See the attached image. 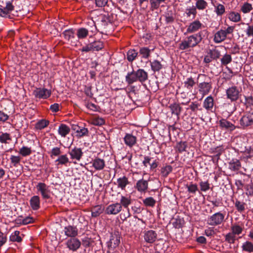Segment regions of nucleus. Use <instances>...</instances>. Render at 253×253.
<instances>
[{
  "label": "nucleus",
  "instance_id": "f8f14e48",
  "mask_svg": "<svg viewBox=\"0 0 253 253\" xmlns=\"http://www.w3.org/2000/svg\"><path fill=\"white\" fill-rule=\"evenodd\" d=\"M124 140L125 144L130 148L133 147L137 141L136 137L131 133H126Z\"/></svg>",
  "mask_w": 253,
  "mask_h": 253
},
{
  "label": "nucleus",
  "instance_id": "b1692460",
  "mask_svg": "<svg viewBox=\"0 0 253 253\" xmlns=\"http://www.w3.org/2000/svg\"><path fill=\"white\" fill-rule=\"evenodd\" d=\"M150 63L151 69L154 72H159L163 68V65L158 60H154L152 61H150Z\"/></svg>",
  "mask_w": 253,
  "mask_h": 253
},
{
  "label": "nucleus",
  "instance_id": "2eb2a0df",
  "mask_svg": "<svg viewBox=\"0 0 253 253\" xmlns=\"http://www.w3.org/2000/svg\"><path fill=\"white\" fill-rule=\"evenodd\" d=\"M202 23L198 20H195L191 23L187 29V33H193L197 32L202 27Z\"/></svg>",
  "mask_w": 253,
  "mask_h": 253
},
{
  "label": "nucleus",
  "instance_id": "13d9d810",
  "mask_svg": "<svg viewBox=\"0 0 253 253\" xmlns=\"http://www.w3.org/2000/svg\"><path fill=\"white\" fill-rule=\"evenodd\" d=\"M215 12L217 15H222L225 12V7L221 4H218L215 7Z\"/></svg>",
  "mask_w": 253,
  "mask_h": 253
},
{
  "label": "nucleus",
  "instance_id": "3c124183",
  "mask_svg": "<svg viewBox=\"0 0 253 253\" xmlns=\"http://www.w3.org/2000/svg\"><path fill=\"white\" fill-rule=\"evenodd\" d=\"M187 142L180 141L176 145V148L179 153H182L186 151L187 147Z\"/></svg>",
  "mask_w": 253,
  "mask_h": 253
},
{
  "label": "nucleus",
  "instance_id": "6e6d98bb",
  "mask_svg": "<svg viewBox=\"0 0 253 253\" xmlns=\"http://www.w3.org/2000/svg\"><path fill=\"white\" fill-rule=\"evenodd\" d=\"M186 14L187 17H190L191 15H193V18H194L197 14L196 8L194 6L187 8L186 9Z\"/></svg>",
  "mask_w": 253,
  "mask_h": 253
},
{
  "label": "nucleus",
  "instance_id": "a19ab883",
  "mask_svg": "<svg viewBox=\"0 0 253 253\" xmlns=\"http://www.w3.org/2000/svg\"><path fill=\"white\" fill-rule=\"evenodd\" d=\"M172 168L170 165L166 166V167H163L161 170V173L163 177H167L169 173L171 172Z\"/></svg>",
  "mask_w": 253,
  "mask_h": 253
},
{
  "label": "nucleus",
  "instance_id": "58836bf2",
  "mask_svg": "<svg viewBox=\"0 0 253 253\" xmlns=\"http://www.w3.org/2000/svg\"><path fill=\"white\" fill-rule=\"evenodd\" d=\"M11 138L9 133L1 132L0 134V142L1 143H8V141H11Z\"/></svg>",
  "mask_w": 253,
  "mask_h": 253
},
{
  "label": "nucleus",
  "instance_id": "4be33fe9",
  "mask_svg": "<svg viewBox=\"0 0 253 253\" xmlns=\"http://www.w3.org/2000/svg\"><path fill=\"white\" fill-rule=\"evenodd\" d=\"M219 124L221 127L229 129L230 130H233L236 128L235 126L233 124L226 119H222L220 120Z\"/></svg>",
  "mask_w": 253,
  "mask_h": 253
},
{
  "label": "nucleus",
  "instance_id": "9b49d317",
  "mask_svg": "<svg viewBox=\"0 0 253 253\" xmlns=\"http://www.w3.org/2000/svg\"><path fill=\"white\" fill-rule=\"evenodd\" d=\"M157 238V234L155 231L148 230L145 231L144 234V240L148 243H154Z\"/></svg>",
  "mask_w": 253,
  "mask_h": 253
},
{
  "label": "nucleus",
  "instance_id": "49530a36",
  "mask_svg": "<svg viewBox=\"0 0 253 253\" xmlns=\"http://www.w3.org/2000/svg\"><path fill=\"white\" fill-rule=\"evenodd\" d=\"M208 6L207 2L205 0H197L196 3V8L199 10H203L205 9Z\"/></svg>",
  "mask_w": 253,
  "mask_h": 253
},
{
  "label": "nucleus",
  "instance_id": "6ab92c4d",
  "mask_svg": "<svg viewBox=\"0 0 253 253\" xmlns=\"http://www.w3.org/2000/svg\"><path fill=\"white\" fill-rule=\"evenodd\" d=\"M226 37L224 30H220L214 34L213 41L215 43H219L224 41Z\"/></svg>",
  "mask_w": 253,
  "mask_h": 253
},
{
  "label": "nucleus",
  "instance_id": "09e8293b",
  "mask_svg": "<svg viewBox=\"0 0 253 253\" xmlns=\"http://www.w3.org/2000/svg\"><path fill=\"white\" fill-rule=\"evenodd\" d=\"M19 153L22 156L26 157L30 155L32 153V150L30 148L23 146L19 150Z\"/></svg>",
  "mask_w": 253,
  "mask_h": 253
},
{
  "label": "nucleus",
  "instance_id": "72a5a7b5",
  "mask_svg": "<svg viewBox=\"0 0 253 253\" xmlns=\"http://www.w3.org/2000/svg\"><path fill=\"white\" fill-rule=\"evenodd\" d=\"M228 18L234 22H239L241 19L240 14L238 12L235 11H232L229 13Z\"/></svg>",
  "mask_w": 253,
  "mask_h": 253
},
{
  "label": "nucleus",
  "instance_id": "473e14b6",
  "mask_svg": "<svg viewBox=\"0 0 253 253\" xmlns=\"http://www.w3.org/2000/svg\"><path fill=\"white\" fill-rule=\"evenodd\" d=\"M122 207L123 206L125 208H128V205H129L131 204V199L130 197H126L125 196H122L121 197V199L120 200V203ZM128 213L129 212V209H127ZM129 216V213H128V217Z\"/></svg>",
  "mask_w": 253,
  "mask_h": 253
},
{
  "label": "nucleus",
  "instance_id": "69168bd1",
  "mask_svg": "<svg viewBox=\"0 0 253 253\" xmlns=\"http://www.w3.org/2000/svg\"><path fill=\"white\" fill-rule=\"evenodd\" d=\"M61 152L60 149L59 147H54L52 149L50 152V157H52L53 156H57L61 154Z\"/></svg>",
  "mask_w": 253,
  "mask_h": 253
},
{
  "label": "nucleus",
  "instance_id": "052dcab7",
  "mask_svg": "<svg viewBox=\"0 0 253 253\" xmlns=\"http://www.w3.org/2000/svg\"><path fill=\"white\" fill-rule=\"evenodd\" d=\"M63 34L65 38L68 40H69L72 38H74V32L72 30H65Z\"/></svg>",
  "mask_w": 253,
  "mask_h": 253
},
{
  "label": "nucleus",
  "instance_id": "8fccbe9b",
  "mask_svg": "<svg viewBox=\"0 0 253 253\" xmlns=\"http://www.w3.org/2000/svg\"><path fill=\"white\" fill-rule=\"evenodd\" d=\"M144 204L147 207H154L156 204V201L153 198L150 197L143 200Z\"/></svg>",
  "mask_w": 253,
  "mask_h": 253
},
{
  "label": "nucleus",
  "instance_id": "7c9ffc66",
  "mask_svg": "<svg viewBox=\"0 0 253 253\" xmlns=\"http://www.w3.org/2000/svg\"><path fill=\"white\" fill-rule=\"evenodd\" d=\"M229 168L233 171L239 170L241 167V164L239 160L233 159L229 164Z\"/></svg>",
  "mask_w": 253,
  "mask_h": 253
},
{
  "label": "nucleus",
  "instance_id": "ea45409f",
  "mask_svg": "<svg viewBox=\"0 0 253 253\" xmlns=\"http://www.w3.org/2000/svg\"><path fill=\"white\" fill-rule=\"evenodd\" d=\"M55 162H58L57 165H66L69 163V159L66 155H62L60 156L55 161Z\"/></svg>",
  "mask_w": 253,
  "mask_h": 253
},
{
  "label": "nucleus",
  "instance_id": "680f3d73",
  "mask_svg": "<svg viewBox=\"0 0 253 253\" xmlns=\"http://www.w3.org/2000/svg\"><path fill=\"white\" fill-rule=\"evenodd\" d=\"M200 186L201 190L202 191H206L208 190L210 188V184L208 181H201L200 183Z\"/></svg>",
  "mask_w": 253,
  "mask_h": 253
},
{
  "label": "nucleus",
  "instance_id": "0e129e2a",
  "mask_svg": "<svg viewBox=\"0 0 253 253\" xmlns=\"http://www.w3.org/2000/svg\"><path fill=\"white\" fill-rule=\"evenodd\" d=\"M247 25L248 27L246 30V35L249 38H253V26L249 24H247Z\"/></svg>",
  "mask_w": 253,
  "mask_h": 253
},
{
  "label": "nucleus",
  "instance_id": "39448f33",
  "mask_svg": "<svg viewBox=\"0 0 253 253\" xmlns=\"http://www.w3.org/2000/svg\"><path fill=\"white\" fill-rule=\"evenodd\" d=\"M241 126L245 128L253 126V113H247L239 120Z\"/></svg>",
  "mask_w": 253,
  "mask_h": 253
},
{
  "label": "nucleus",
  "instance_id": "e433bc0d",
  "mask_svg": "<svg viewBox=\"0 0 253 253\" xmlns=\"http://www.w3.org/2000/svg\"><path fill=\"white\" fill-rule=\"evenodd\" d=\"M138 53L134 49L129 50L127 53V59L129 62H132L137 57Z\"/></svg>",
  "mask_w": 253,
  "mask_h": 253
},
{
  "label": "nucleus",
  "instance_id": "c9c22d12",
  "mask_svg": "<svg viewBox=\"0 0 253 253\" xmlns=\"http://www.w3.org/2000/svg\"><path fill=\"white\" fill-rule=\"evenodd\" d=\"M103 211L100 205L94 206L91 209V215L92 217H97L103 212Z\"/></svg>",
  "mask_w": 253,
  "mask_h": 253
},
{
  "label": "nucleus",
  "instance_id": "5fc2aeb1",
  "mask_svg": "<svg viewBox=\"0 0 253 253\" xmlns=\"http://www.w3.org/2000/svg\"><path fill=\"white\" fill-rule=\"evenodd\" d=\"M232 233L234 235L240 234L242 231L243 228L238 225H233L231 227Z\"/></svg>",
  "mask_w": 253,
  "mask_h": 253
},
{
  "label": "nucleus",
  "instance_id": "2f4dec72",
  "mask_svg": "<svg viewBox=\"0 0 253 253\" xmlns=\"http://www.w3.org/2000/svg\"><path fill=\"white\" fill-rule=\"evenodd\" d=\"M151 50L147 47H140L139 53L141 55L142 58L148 59L150 56Z\"/></svg>",
  "mask_w": 253,
  "mask_h": 253
},
{
  "label": "nucleus",
  "instance_id": "864d4df0",
  "mask_svg": "<svg viewBox=\"0 0 253 253\" xmlns=\"http://www.w3.org/2000/svg\"><path fill=\"white\" fill-rule=\"evenodd\" d=\"M209 54L213 59L215 60L219 58L220 56V51L215 48L210 50Z\"/></svg>",
  "mask_w": 253,
  "mask_h": 253
},
{
  "label": "nucleus",
  "instance_id": "bb28decb",
  "mask_svg": "<svg viewBox=\"0 0 253 253\" xmlns=\"http://www.w3.org/2000/svg\"><path fill=\"white\" fill-rule=\"evenodd\" d=\"M136 188L140 192L145 191L148 188V182L143 179L138 180L136 183Z\"/></svg>",
  "mask_w": 253,
  "mask_h": 253
},
{
  "label": "nucleus",
  "instance_id": "c03bdc74",
  "mask_svg": "<svg viewBox=\"0 0 253 253\" xmlns=\"http://www.w3.org/2000/svg\"><path fill=\"white\" fill-rule=\"evenodd\" d=\"M20 232L15 231L14 233H12L10 236V240L12 242H20L22 241L21 237L19 236Z\"/></svg>",
  "mask_w": 253,
  "mask_h": 253
},
{
  "label": "nucleus",
  "instance_id": "0eeeda50",
  "mask_svg": "<svg viewBox=\"0 0 253 253\" xmlns=\"http://www.w3.org/2000/svg\"><path fill=\"white\" fill-rule=\"evenodd\" d=\"M33 94L37 98L46 99L50 96L51 91L45 88H36Z\"/></svg>",
  "mask_w": 253,
  "mask_h": 253
},
{
  "label": "nucleus",
  "instance_id": "f03ea898",
  "mask_svg": "<svg viewBox=\"0 0 253 253\" xmlns=\"http://www.w3.org/2000/svg\"><path fill=\"white\" fill-rule=\"evenodd\" d=\"M104 47L103 42L101 41H95L85 46H84L80 50L82 52H94L102 50Z\"/></svg>",
  "mask_w": 253,
  "mask_h": 253
},
{
  "label": "nucleus",
  "instance_id": "774afa93",
  "mask_svg": "<svg viewBox=\"0 0 253 253\" xmlns=\"http://www.w3.org/2000/svg\"><path fill=\"white\" fill-rule=\"evenodd\" d=\"M4 8L7 10V12L8 11L10 13L14 10V6L12 5L11 1H8L6 2V6Z\"/></svg>",
  "mask_w": 253,
  "mask_h": 253
},
{
  "label": "nucleus",
  "instance_id": "5701e85b",
  "mask_svg": "<svg viewBox=\"0 0 253 253\" xmlns=\"http://www.w3.org/2000/svg\"><path fill=\"white\" fill-rule=\"evenodd\" d=\"M137 81L136 73L133 70L132 72L127 73L126 76V82L128 84H131Z\"/></svg>",
  "mask_w": 253,
  "mask_h": 253
},
{
  "label": "nucleus",
  "instance_id": "338daca9",
  "mask_svg": "<svg viewBox=\"0 0 253 253\" xmlns=\"http://www.w3.org/2000/svg\"><path fill=\"white\" fill-rule=\"evenodd\" d=\"M104 123V120L101 118H95L93 120V124L95 126H101L103 125Z\"/></svg>",
  "mask_w": 253,
  "mask_h": 253
},
{
  "label": "nucleus",
  "instance_id": "4d7b16f0",
  "mask_svg": "<svg viewBox=\"0 0 253 253\" xmlns=\"http://www.w3.org/2000/svg\"><path fill=\"white\" fill-rule=\"evenodd\" d=\"M10 159L11 161V163L13 165V166L14 167H17L21 161V157L20 156L12 155Z\"/></svg>",
  "mask_w": 253,
  "mask_h": 253
},
{
  "label": "nucleus",
  "instance_id": "aec40b11",
  "mask_svg": "<svg viewBox=\"0 0 253 253\" xmlns=\"http://www.w3.org/2000/svg\"><path fill=\"white\" fill-rule=\"evenodd\" d=\"M137 81L141 83L145 82L148 79V73L142 69H139L136 71Z\"/></svg>",
  "mask_w": 253,
  "mask_h": 253
},
{
  "label": "nucleus",
  "instance_id": "6e6552de",
  "mask_svg": "<svg viewBox=\"0 0 253 253\" xmlns=\"http://www.w3.org/2000/svg\"><path fill=\"white\" fill-rule=\"evenodd\" d=\"M122 209L121 204L116 203L109 205L105 210V212L108 214H117Z\"/></svg>",
  "mask_w": 253,
  "mask_h": 253
},
{
  "label": "nucleus",
  "instance_id": "c756f323",
  "mask_svg": "<svg viewBox=\"0 0 253 253\" xmlns=\"http://www.w3.org/2000/svg\"><path fill=\"white\" fill-rule=\"evenodd\" d=\"M235 207L238 212L242 213L244 212L246 210L247 205L244 202H241L238 200H236L234 202Z\"/></svg>",
  "mask_w": 253,
  "mask_h": 253
},
{
  "label": "nucleus",
  "instance_id": "c85d7f7f",
  "mask_svg": "<svg viewBox=\"0 0 253 253\" xmlns=\"http://www.w3.org/2000/svg\"><path fill=\"white\" fill-rule=\"evenodd\" d=\"M213 106V99L211 96L207 97L204 101L203 107L207 110H211Z\"/></svg>",
  "mask_w": 253,
  "mask_h": 253
},
{
  "label": "nucleus",
  "instance_id": "412c9836",
  "mask_svg": "<svg viewBox=\"0 0 253 253\" xmlns=\"http://www.w3.org/2000/svg\"><path fill=\"white\" fill-rule=\"evenodd\" d=\"M30 206L33 210H38L40 207V199L38 196H33L30 200Z\"/></svg>",
  "mask_w": 253,
  "mask_h": 253
},
{
  "label": "nucleus",
  "instance_id": "de8ad7c7",
  "mask_svg": "<svg viewBox=\"0 0 253 253\" xmlns=\"http://www.w3.org/2000/svg\"><path fill=\"white\" fill-rule=\"evenodd\" d=\"M252 9V4L248 2L244 3L241 8V11L244 13H249Z\"/></svg>",
  "mask_w": 253,
  "mask_h": 253
},
{
  "label": "nucleus",
  "instance_id": "7ed1b4c3",
  "mask_svg": "<svg viewBox=\"0 0 253 253\" xmlns=\"http://www.w3.org/2000/svg\"><path fill=\"white\" fill-rule=\"evenodd\" d=\"M224 220V215L221 212H217L209 216L207 223L211 226H217L221 224Z\"/></svg>",
  "mask_w": 253,
  "mask_h": 253
},
{
  "label": "nucleus",
  "instance_id": "ddd939ff",
  "mask_svg": "<svg viewBox=\"0 0 253 253\" xmlns=\"http://www.w3.org/2000/svg\"><path fill=\"white\" fill-rule=\"evenodd\" d=\"M72 128L77 133V136L79 137L87 135L88 133L87 128L81 127L77 125H73Z\"/></svg>",
  "mask_w": 253,
  "mask_h": 253
},
{
  "label": "nucleus",
  "instance_id": "423d86ee",
  "mask_svg": "<svg viewBox=\"0 0 253 253\" xmlns=\"http://www.w3.org/2000/svg\"><path fill=\"white\" fill-rule=\"evenodd\" d=\"M38 192H40L44 199H48L50 197V191L49 189V186L46 185L44 183L40 182L37 186Z\"/></svg>",
  "mask_w": 253,
  "mask_h": 253
},
{
  "label": "nucleus",
  "instance_id": "a878e982",
  "mask_svg": "<svg viewBox=\"0 0 253 253\" xmlns=\"http://www.w3.org/2000/svg\"><path fill=\"white\" fill-rule=\"evenodd\" d=\"M117 183L118 187L124 190L126 186L129 183L128 178L125 176L119 178L117 179Z\"/></svg>",
  "mask_w": 253,
  "mask_h": 253
},
{
  "label": "nucleus",
  "instance_id": "37998d69",
  "mask_svg": "<svg viewBox=\"0 0 253 253\" xmlns=\"http://www.w3.org/2000/svg\"><path fill=\"white\" fill-rule=\"evenodd\" d=\"M88 32L87 29L82 28L78 29L77 36L79 39H84L88 35Z\"/></svg>",
  "mask_w": 253,
  "mask_h": 253
},
{
  "label": "nucleus",
  "instance_id": "603ef678",
  "mask_svg": "<svg viewBox=\"0 0 253 253\" xmlns=\"http://www.w3.org/2000/svg\"><path fill=\"white\" fill-rule=\"evenodd\" d=\"M232 61V57L230 54H225L221 59L222 65H226Z\"/></svg>",
  "mask_w": 253,
  "mask_h": 253
},
{
  "label": "nucleus",
  "instance_id": "1a4fd4ad",
  "mask_svg": "<svg viewBox=\"0 0 253 253\" xmlns=\"http://www.w3.org/2000/svg\"><path fill=\"white\" fill-rule=\"evenodd\" d=\"M199 91L203 95L208 94L211 89V82H204L198 84Z\"/></svg>",
  "mask_w": 253,
  "mask_h": 253
},
{
  "label": "nucleus",
  "instance_id": "a211bd4d",
  "mask_svg": "<svg viewBox=\"0 0 253 253\" xmlns=\"http://www.w3.org/2000/svg\"><path fill=\"white\" fill-rule=\"evenodd\" d=\"M92 166L96 170H102L105 166L104 160L99 158H95L92 160Z\"/></svg>",
  "mask_w": 253,
  "mask_h": 253
},
{
  "label": "nucleus",
  "instance_id": "f3484780",
  "mask_svg": "<svg viewBox=\"0 0 253 253\" xmlns=\"http://www.w3.org/2000/svg\"><path fill=\"white\" fill-rule=\"evenodd\" d=\"M120 243V237L117 234H113L111 236L110 240L108 243V246L111 248H116Z\"/></svg>",
  "mask_w": 253,
  "mask_h": 253
},
{
  "label": "nucleus",
  "instance_id": "4c0bfd02",
  "mask_svg": "<svg viewBox=\"0 0 253 253\" xmlns=\"http://www.w3.org/2000/svg\"><path fill=\"white\" fill-rule=\"evenodd\" d=\"M195 84V82L192 77L187 78L184 82V87L188 90H191Z\"/></svg>",
  "mask_w": 253,
  "mask_h": 253
},
{
  "label": "nucleus",
  "instance_id": "f257e3e1",
  "mask_svg": "<svg viewBox=\"0 0 253 253\" xmlns=\"http://www.w3.org/2000/svg\"><path fill=\"white\" fill-rule=\"evenodd\" d=\"M202 32H200L197 34L188 37L185 40L182 41L179 45L180 50H186L189 48H193L197 45L202 41Z\"/></svg>",
  "mask_w": 253,
  "mask_h": 253
},
{
  "label": "nucleus",
  "instance_id": "f704fd0d",
  "mask_svg": "<svg viewBox=\"0 0 253 253\" xmlns=\"http://www.w3.org/2000/svg\"><path fill=\"white\" fill-rule=\"evenodd\" d=\"M49 124V121L45 119H42L39 121L35 124V128L38 130H41L46 127Z\"/></svg>",
  "mask_w": 253,
  "mask_h": 253
},
{
  "label": "nucleus",
  "instance_id": "bf43d9fd",
  "mask_svg": "<svg viewBox=\"0 0 253 253\" xmlns=\"http://www.w3.org/2000/svg\"><path fill=\"white\" fill-rule=\"evenodd\" d=\"M235 239V235L232 233H229L225 236V241L228 242L229 243H234Z\"/></svg>",
  "mask_w": 253,
  "mask_h": 253
},
{
  "label": "nucleus",
  "instance_id": "dca6fc26",
  "mask_svg": "<svg viewBox=\"0 0 253 253\" xmlns=\"http://www.w3.org/2000/svg\"><path fill=\"white\" fill-rule=\"evenodd\" d=\"M71 159L80 161L81 159L83 152L81 148L75 147L69 152Z\"/></svg>",
  "mask_w": 253,
  "mask_h": 253
},
{
  "label": "nucleus",
  "instance_id": "20e7f679",
  "mask_svg": "<svg viewBox=\"0 0 253 253\" xmlns=\"http://www.w3.org/2000/svg\"><path fill=\"white\" fill-rule=\"evenodd\" d=\"M226 93L227 99L230 100L231 102L237 101L241 95L239 89L236 86H232L228 88Z\"/></svg>",
  "mask_w": 253,
  "mask_h": 253
},
{
  "label": "nucleus",
  "instance_id": "4468645a",
  "mask_svg": "<svg viewBox=\"0 0 253 253\" xmlns=\"http://www.w3.org/2000/svg\"><path fill=\"white\" fill-rule=\"evenodd\" d=\"M64 231L67 236L73 238L75 237L78 233V230L77 227L71 225L65 227Z\"/></svg>",
  "mask_w": 253,
  "mask_h": 253
},
{
  "label": "nucleus",
  "instance_id": "9d476101",
  "mask_svg": "<svg viewBox=\"0 0 253 253\" xmlns=\"http://www.w3.org/2000/svg\"><path fill=\"white\" fill-rule=\"evenodd\" d=\"M66 245L70 250L75 252L80 247L81 243L79 239L74 237L68 240Z\"/></svg>",
  "mask_w": 253,
  "mask_h": 253
},
{
  "label": "nucleus",
  "instance_id": "cd10ccee",
  "mask_svg": "<svg viewBox=\"0 0 253 253\" xmlns=\"http://www.w3.org/2000/svg\"><path fill=\"white\" fill-rule=\"evenodd\" d=\"M169 108L170 109L171 113L176 115L177 116H178L180 115L182 109L179 104L176 103L170 104Z\"/></svg>",
  "mask_w": 253,
  "mask_h": 253
},
{
  "label": "nucleus",
  "instance_id": "393cba45",
  "mask_svg": "<svg viewBox=\"0 0 253 253\" xmlns=\"http://www.w3.org/2000/svg\"><path fill=\"white\" fill-rule=\"evenodd\" d=\"M70 132V128L67 125L61 124L58 128V133L62 137H65Z\"/></svg>",
  "mask_w": 253,
  "mask_h": 253
},
{
  "label": "nucleus",
  "instance_id": "e2e57ef3",
  "mask_svg": "<svg viewBox=\"0 0 253 253\" xmlns=\"http://www.w3.org/2000/svg\"><path fill=\"white\" fill-rule=\"evenodd\" d=\"M150 3L151 5V9L152 10L157 9L159 7L160 4L157 0H150Z\"/></svg>",
  "mask_w": 253,
  "mask_h": 253
},
{
  "label": "nucleus",
  "instance_id": "79ce46f5",
  "mask_svg": "<svg viewBox=\"0 0 253 253\" xmlns=\"http://www.w3.org/2000/svg\"><path fill=\"white\" fill-rule=\"evenodd\" d=\"M186 187L189 193L193 194H195L198 190L197 185L196 184H193L192 182H190L189 184H186Z\"/></svg>",
  "mask_w": 253,
  "mask_h": 253
},
{
  "label": "nucleus",
  "instance_id": "a18cd8bd",
  "mask_svg": "<svg viewBox=\"0 0 253 253\" xmlns=\"http://www.w3.org/2000/svg\"><path fill=\"white\" fill-rule=\"evenodd\" d=\"M242 249L243 251H247L250 253L253 252V244L251 242L246 241L243 244Z\"/></svg>",
  "mask_w": 253,
  "mask_h": 253
}]
</instances>
